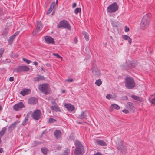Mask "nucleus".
I'll return each instance as SVG.
<instances>
[{
	"instance_id": "3",
	"label": "nucleus",
	"mask_w": 155,
	"mask_h": 155,
	"mask_svg": "<svg viewBox=\"0 0 155 155\" xmlns=\"http://www.w3.org/2000/svg\"><path fill=\"white\" fill-rule=\"evenodd\" d=\"M125 86L128 89H132L135 86V83L133 78L127 77L125 79Z\"/></svg>"
},
{
	"instance_id": "6",
	"label": "nucleus",
	"mask_w": 155,
	"mask_h": 155,
	"mask_svg": "<svg viewBox=\"0 0 155 155\" xmlns=\"http://www.w3.org/2000/svg\"><path fill=\"white\" fill-rule=\"evenodd\" d=\"M118 8V5L116 2L113 3L110 5L107 8V12L111 13L116 12Z\"/></svg>"
},
{
	"instance_id": "17",
	"label": "nucleus",
	"mask_w": 155,
	"mask_h": 155,
	"mask_svg": "<svg viewBox=\"0 0 155 155\" xmlns=\"http://www.w3.org/2000/svg\"><path fill=\"white\" fill-rule=\"evenodd\" d=\"M122 37L124 40H127L129 43L130 45L131 44L132 42V39L129 36L126 35H122Z\"/></svg>"
},
{
	"instance_id": "59",
	"label": "nucleus",
	"mask_w": 155,
	"mask_h": 155,
	"mask_svg": "<svg viewBox=\"0 0 155 155\" xmlns=\"http://www.w3.org/2000/svg\"><path fill=\"white\" fill-rule=\"evenodd\" d=\"M1 109H2V107H1V106H0V110H1Z\"/></svg>"
},
{
	"instance_id": "35",
	"label": "nucleus",
	"mask_w": 155,
	"mask_h": 155,
	"mask_svg": "<svg viewBox=\"0 0 155 155\" xmlns=\"http://www.w3.org/2000/svg\"><path fill=\"white\" fill-rule=\"evenodd\" d=\"M81 11V9L80 8H77L74 10L75 13L77 14L78 12H80Z\"/></svg>"
},
{
	"instance_id": "25",
	"label": "nucleus",
	"mask_w": 155,
	"mask_h": 155,
	"mask_svg": "<svg viewBox=\"0 0 155 155\" xmlns=\"http://www.w3.org/2000/svg\"><path fill=\"white\" fill-rule=\"evenodd\" d=\"M18 122L17 121H15L14 123L12 124L9 127V129L12 130L14 128L16 127V125L18 124Z\"/></svg>"
},
{
	"instance_id": "26",
	"label": "nucleus",
	"mask_w": 155,
	"mask_h": 155,
	"mask_svg": "<svg viewBox=\"0 0 155 155\" xmlns=\"http://www.w3.org/2000/svg\"><path fill=\"white\" fill-rule=\"evenodd\" d=\"M131 97L134 99L140 102L142 101V99L139 97L135 95H132L131 96Z\"/></svg>"
},
{
	"instance_id": "10",
	"label": "nucleus",
	"mask_w": 155,
	"mask_h": 155,
	"mask_svg": "<svg viewBox=\"0 0 155 155\" xmlns=\"http://www.w3.org/2000/svg\"><path fill=\"white\" fill-rule=\"evenodd\" d=\"M43 27V25L41 21L37 22L36 30L32 32L33 35H35L36 34H40V31Z\"/></svg>"
},
{
	"instance_id": "57",
	"label": "nucleus",
	"mask_w": 155,
	"mask_h": 155,
	"mask_svg": "<svg viewBox=\"0 0 155 155\" xmlns=\"http://www.w3.org/2000/svg\"><path fill=\"white\" fill-rule=\"evenodd\" d=\"M62 92L63 93H64L65 92V90H63L62 91Z\"/></svg>"
},
{
	"instance_id": "40",
	"label": "nucleus",
	"mask_w": 155,
	"mask_h": 155,
	"mask_svg": "<svg viewBox=\"0 0 155 155\" xmlns=\"http://www.w3.org/2000/svg\"><path fill=\"white\" fill-rule=\"evenodd\" d=\"M56 121V120L51 118H50L49 119V122L50 123H54Z\"/></svg>"
},
{
	"instance_id": "31",
	"label": "nucleus",
	"mask_w": 155,
	"mask_h": 155,
	"mask_svg": "<svg viewBox=\"0 0 155 155\" xmlns=\"http://www.w3.org/2000/svg\"><path fill=\"white\" fill-rule=\"evenodd\" d=\"M102 84V82L100 79L97 80L95 82V84L97 86H99Z\"/></svg>"
},
{
	"instance_id": "56",
	"label": "nucleus",
	"mask_w": 155,
	"mask_h": 155,
	"mask_svg": "<svg viewBox=\"0 0 155 155\" xmlns=\"http://www.w3.org/2000/svg\"><path fill=\"white\" fill-rule=\"evenodd\" d=\"M58 0H56V2L55 3V5H57L58 4Z\"/></svg>"
},
{
	"instance_id": "37",
	"label": "nucleus",
	"mask_w": 155,
	"mask_h": 155,
	"mask_svg": "<svg viewBox=\"0 0 155 155\" xmlns=\"http://www.w3.org/2000/svg\"><path fill=\"white\" fill-rule=\"evenodd\" d=\"M8 33V31L6 29H5L3 31V33H2V35L4 36H6L7 35Z\"/></svg>"
},
{
	"instance_id": "19",
	"label": "nucleus",
	"mask_w": 155,
	"mask_h": 155,
	"mask_svg": "<svg viewBox=\"0 0 155 155\" xmlns=\"http://www.w3.org/2000/svg\"><path fill=\"white\" fill-rule=\"evenodd\" d=\"M137 64V62L136 61H133L132 62L130 61L129 64L128 65V67L132 68L135 67Z\"/></svg>"
},
{
	"instance_id": "8",
	"label": "nucleus",
	"mask_w": 155,
	"mask_h": 155,
	"mask_svg": "<svg viewBox=\"0 0 155 155\" xmlns=\"http://www.w3.org/2000/svg\"><path fill=\"white\" fill-rule=\"evenodd\" d=\"M42 113L39 109H36L32 114L31 117L32 118L36 120H38L41 118Z\"/></svg>"
},
{
	"instance_id": "20",
	"label": "nucleus",
	"mask_w": 155,
	"mask_h": 155,
	"mask_svg": "<svg viewBox=\"0 0 155 155\" xmlns=\"http://www.w3.org/2000/svg\"><path fill=\"white\" fill-rule=\"evenodd\" d=\"M44 77L43 76L38 75L37 77L34 78V81L35 82H38L40 81L44 80Z\"/></svg>"
},
{
	"instance_id": "28",
	"label": "nucleus",
	"mask_w": 155,
	"mask_h": 155,
	"mask_svg": "<svg viewBox=\"0 0 155 155\" xmlns=\"http://www.w3.org/2000/svg\"><path fill=\"white\" fill-rule=\"evenodd\" d=\"M83 34L85 39L87 41H88L89 38L88 34L85 31H83Z\"/></svg>"
},
{
	"instance_id": "2",
	"label": "nucleus",
	"mask_w": 155,
	"mask_h": 155,
	"mask_svg": "<svg viewBox=\"0 0 155 155\" xmlns=\"http://www.w3.org/2000/svg\"><path fill=\"white\" fill-rule=\"evenodd\" d=\"M76 147L74 151L75 155H83L85 151L83 145L78 140H76L74 142Z\"/></svg>"
},
{
	"instance_id": "43",
	"label": "nucleus",
	"mask_w": 155,
	"mask_h": 155,
	"mask_svg": "<svg viewBox=\"0 0 155 155\" xmlns=\"http://www.w3.org/2000/svg\"><path fill=\"white\" fill-rule=\"evenodd\" d=\"M39 143L38 142L36 141H34V143H32V147H35L37 146L38 145Z\"/></svg>"
},
{
	"instance_id": "30",
	"label": "nucleus",
	"mask_w": 155,
	"mask_h": 155,
	"mask_svg": "<svg viewBox=\"0 0 155 155\" xmlns=\"http://www.w3.org/2000/svg\"><path fill=\"white\" fill-rule=\"evenodd\" d=\"M15 37L13 35L10 36L8 42L11 45L12 44L13 42V40L15 38Z\"/></svg>"
},
{
	"instance_id": "52",
	"label": "nucleus",
	"mask_w": 155,
	"mask_h": 155,
	"mask_svg": "<svg viewBox=\"0 0 155 155\" xmlns=\"http://www.w3.org/2000/svg\"><path fill=\"white\" fill-rule=\"evenodd\" d=\"M74 41L75 43H77L78 42V39L76 37L74 38Z\"/></svg>"
},
{
	"instance_id": "53",
	"label": "nucleus",
	"mask_w": 155,
	"mask_h": 155,
	"mask_svg": "<svg viewBox=\"0 0 155 155\" xmlns=\"http://www.w3.org/2000/svg\"><path fill=\"white\" fill-rule=\"evenodd\" d=\"M33 63L36 66H37L38 65V63L37 62L35 61Z\"/></svg>"
},
{
	"instance_id": "34",
	"label": "nucleus",
	"mask_w": 155,
	"mask_h": 155,
	"mask_svg": "<svg viewBox=\"0 0 155 155\" xmlns=\"http://www.w3.org/2000/svg\"><path fill=\"white\" fill-rule=\"evenodd\" d=\"M70 152V150L67 148L65 150L64 152V155H69Z\"/></svg>"
},
{
	"instance_id": "39",
	"label": "nucleus",
	"mask_w": 155,
	"mask_h": 155,
	"mask_svg": "<svg viewBox=\"0 0 155 155\" xmlns=\"http://www.w3.org/2000/svg\"><path fill=\"white\" fill-rule=\"evenodd\" d=\"M53 55H54V56H56L58 58H61V59H62V58L61 56H60L57 53H53Z\"/></svg>"
},
{
	"instance_id": "13",
	"label": "nucleus",
	"mask_w": 155,
	"mask_h": 155,
	"mask_svg": "<svg viewBox=\"0 0 155 155\" xmlns=\"http://www.w3.org/2000/svg\"><path fill=\"white\" fill-rule=\"evenodd\" d=\"M25 106L22 102L17 103L13 106V109L15 111L20 110L22 108L24 107Z\"/></svg>"
},
{
	"instance_id": "62",
	"label": "nucleus",
	"mask_w": 155,
	"mask_h": 155,
	"mask_svg": "<svg viewBox=\"0 0 155 155\" xmlns=\"http://www.w3.org/2000/svg\"><path fill=\"white\" fill-rule=\"evenodd\" d=\"M44 132V131H43V133Z\"/></svg>"
},
{
	"instance_id": "61",
	"label": "nucleus",
	"mask_w": 155,
	"mask_h": 155,
	"mask_svg": "<svg viewBox=\"0 0 155 155\" xmlns=\"http://www.w3.org/2000/svg\"><path fill=\"white\" fill-rule=\"evenodd\" d=\"M112 25H113V26H115L114 25H113V24H112Z\"/></svg>"
},
{
	"instance_id": "48",
	"label": "nucleus",
	"mask_w": 155,
	"mask_h": 155,
	"mask_svg": "<svg viewBox=\"0 0 155 155\" xmlns=\"http://www.w3.org/2000/svg\"><path fill=\"white\" fill-rule=\"evenodd\" d=\"M154 95L155 96V93L154 94ZM151 102L152 104H155V98L152 100Z\"/></svg>"
},
{
	"instance_id": "22",
	"label": "nucleus",
	"mask_w": 155,
	"mask_h": 155,
	"mask_svg": "<svg viewBox=\"0 0 155 155\" xmlns=\"http://www.w3.org/2000/svg\"><path fill=\"white\" fill-rule=\"evenodd\" d=\"M87 117V115L86 114L85 112H82L81 114L78 116V118L82 119H83Z\"/></svg>"
},
{
	"instance_id": "49",
	"label": "nucleus",
	"mask_w": 155,
	"mask_h": 155,
	"mask_svg": "<svg viewBox=\"0 0 155 155\" xmlns=\"http://www.w3.org/2000/svg\"><path fill=\"white\" fill-rule=\"evenodd\" d=\"M10 81H12L14 80V78L13 77H11L9 79Z\"/></svg>"
},
{
	"instance_id": "4",
	"label": "nucleus",
	"mask_w": 155,
	"mask_h": 155,
	"mask_svg": "<svg viewBox=\"0 0 155 155\" xmlns=\"http://www.w3.org/2000/svg\"><path fill=\"white\" fill-rule=\"evenodd\" d=\"M38 88L42 93L45 95L49 94L51 92L49 86L47 84H43L39 85Z\"/></svg>"
},
{
	"instance_id": "7",
	"label": "nucleus",
	"mask_w": 155,
	"mask_h": 155,
	"mask_svg": "<svg viewBox=\"0 0 155 155\" xmlns=\"http://www.w3.org/2000/svg\"><path fill=\"white\" fill-rule=\"evenodd\" d=\"M128 146L126 144H123L122 142L118 143L117 146V149L123 153L127 152V147Z\"/></svg>"
},
{
	"instance_id": "29",
	"label": "nucleus",
	"mask_w": 155,
	"mask_h": 155,
	"mask_svg": "<svg viewBox=\"0 0 155 155\" xmlns=\"http://www.w3.org/2000/svg\"><path fill=\"white\" fill-rule=\"evenodd\" d=\"M41 152L44 155H46L48 152V150L45 147L41 148Z\"/></svg>"
},
{
	"instance_id": "24",
	"label": "nucleus",
	"mask_w": 155,
	"mask_h": 155,
	"mask_svg": "<svg viewBox=\"0 0 155 155\" xmlns=\"http://www.w3.org/2000/svg\"><path fill=\"white\" fill-rule=\"evenodd\" d=\"M30 91L29 89H24L20 92V94L24 96L28 94V92Z\"/></svg>"
},
{
	"instance_id": "16",
	"label": "nucleus",
	"mask_w": 155,
	"mask_h": 155,
	"mask_svg": "<svg viewBox=\"0 0 155 155\" xmlns=\"http://www.w3.org/2000/svg\"><path fill=\"white\" fill-rule=\"evenodd\" d=\"M64 106L69 111H72L75 109L74 106L70 104L65 103Z\"/></svg>"
},
{
	"instance_id": "11",
	"label": "nucleus",
	"mask_w": 155,
	"mask_h": 155,
	"mask_svg": "<svg viewBox=\"0 0 155 155\" xmlns=\"http://www.w3.org/2000/svg\"><path fill=\"white\" fill-rule=\"evenodd\" d=\"M29 68L26 65L20 66L14 69V71L16 72L27 71H29Z\"/></svg>"
},
{
	"instance_id": "50",
	"label": "nucleus",
	"mask_w": 155,
	"mask_h": 155,
	"mask_svg": "<svg viewBox=\"0 0 155 155\" xmlns=\"http://www.w3.org/2000/svg\"><path fill=\"white\" fill-rule=\"evenodd\" d=\"M19 33V32H17L15 33L14 35H13L15 37Z\"/></svg>"
},
{
	"instance_id": "44",
	"label": "nucleus",
	"mask_w": 155,
	"mask_h": 155,
	"mask_svg": "<svg viewBox=\"0 0 155 155\" xmlns=\"http://www.w3.org/2000/svg\"><path fill=\"white\" fill-rule=\"evenodd\" d=\"M62 148V146L61 145H58L57 146L56 148V150H59L61 149Z\"/></svg>"
},
{
	"instance_id": "27",
	"label": "nucleus",
	"mask_w": 155,
	"mask_h": 155,
	"mask_svg": "<svg viewBox=\"0 0 155 155\" xmlns=\"http://www.w3.org/2000/svg\"><path fill=\"white\" fill-rule=\"evenodd\" d=\"M28 121V115H27L25 117L24 120H23L22 124L25 126L26 124Z\"/></svg>"
},
{
	"instance_id": "5",
	"label": "nucleus",
	"mask_w": 155,
	"mask_h": 155,
	"mask_svg": "<svg viewBox=\"0 0 155 155\" xmlns=\"http://www.w3.org/2000/svg\"><path fill=\"white\" fill-rule=\"evenodd\" d=\"M62 27L69 30L71 29V27L68 22L65 20H62L58 24L57 28H59Z\"/></svg>"
},
{
	"instance_id": "60",
	"label": "nucleus",
	"mask_w": 155,
	"mask_h": 155,
	"mask_svg": "<svg viewBox=\"0 0 155 155\" xmlns=\"http://www.w3.org/2000/svg\"><path fill=\"white\" fill-rule=\"evenodd\" d=\"M1 138H0V143H1Z\"/></svg>"
},
{
	"instance_id": "23",
	"label": "nucleus",
	"mask_w": 155,
	"mask_h": 155,
	"mask_svg": "<svg viewBox=\"0 0 155 155\" xmlns=\"http://www.w3.org/2000/svg\"><path fill=\"white\" fill-rule=\"evenodd\" d=\"M96 143L99 145L105 146L106 145V143L103 140H96Z\"/></svg>"
},
{
	"instance_id": "15",
	"label": "nucleus",
	"mask_w": 155,
	"mask_h": 155,
	"mask_svg": "<svg viewBox=\"0 0 155 155\" xmlns=\"http://www.w3.org/2000/svg\"><path fill=\"white\" fill-rule=\"evenodd\" d=\"M54 135L57 139H59L62 135L61 133L60 130H56L54 133Z\"/></svg>"
},
{
	"instance_id": "42",
	"label": "nucleus",
	"mask_w": 155,
	"mask_h": 155,
	"mask_svg": "<svg viewBox=\"0 0 155 155\" xmlns=\"http://www.w3.org/2000/svg\"><path fill=\"white\" fill-rule=\"evenodd\" d=\"M74 81V80L72 79L68 78L65 80V81L68 82V83H70Z\"/></svg>"
},
{
	"instance_id": "36",
	"label": "nucleus",
	"mask_w": 155,
	"mask_h": 155,
	"mask_svg": "<svg viewBox=\"0 0 155 155\" xmlns=\"http://www.w3.org/2000/svg\"><path fill=\"white\" fill-rule=\"evenodd\" d=\"M22 59L25 62L28 64H29L31 62V61L25 58H23Z\"/></svg>"
},
{
	"instance_id": "9",
	"label": "nucleus",
	"mask_w": 155,
	"mask_h": 155,
	"mask_svg": "<svg viewBox=\"0 0 155 155\" xmlns=\"http://www.w3.org/2000/svg\"><path fill=\"white\" fill-rule=\"evenodd\" d=\"M92 66L91 70L92 74L96 77H99L101 75V73L98 69L97 65L95 63H93Z\"/></svg>"
},
{
	"instance_id": "18",
	"label": "nucleus",
	"mask_w": 155,
	"mask_h": 155,
	"mask_svg": "<svg viewBox=\"0 0 155 155\" xmlns=\"http://www.w3.org/2000/svg\"><path fill=\"white\" fill-rule=\"evenodd\" d=\"M37 99L34 97H32L28 99V103L30 104H34L37 102Z\"/></svg>"
},
{
	"instance_id": "33",
	"label": "nucleus",
	"mask_w": 155,
	"mask_h": 155,
	"mask_svg": "<svg viewBox=\"0 0 155 155\" xmlns=\"http://www.w3.org/2000/svg\"><path fill=\"white\" fill-rule=\"evenodd\" d=\"M111 107H113L115 109L117 110H119L120 109V107L117 104H111Z\"/></svg>"
},
{
	"instance_id": "55",
	"label": "nucleus",
	"mask_w": 155,
	"mask_h": 155,
	"mask_svg": "<svg viewBox=\"0 0 155 155\" xmlns=\"http://www.w3.org/2000/svg\"><path fill=\"white\" fill-rule=\"evenodd\" d=\"M46 66H48V67H50V64L49 63H47V64H46Z\"/></svg>"
},
{
	"instance_id": "54",
	"label": "nucleus",
	"mask_w": 155,
	"mask_h": 155,
	"mask_svg": "<svg viewBox=\"0 0 155 155\" xmlns=\"http://www.w3.org/2000/svg\"><path fill=\"white\" fill-rule=\"evenodd\" d=\"M3 151V149L2 148H0V153H2Z\"/></svg>"
},
{
	"instance_id": "21",
	"label": "nucleus",
	"mask_w": 155,
	"mask_h": 155,
	"mask_svg": "<svg viewBox=\"0 0 155 155\" xmlns=\"http://www.w3.org/2000/svg\"><path fill=\"white\" fill-rule=\"evenodd\" d=\"M55 5V2H53L51 5L50 7L48 10L47 12V14H49L52 11V8H54V6Z\"/></svg>"
},
{
	"instance_id": "1",
	"label": "nucleus",
	"mask_w": 155,
	"mask_h": 155,
	"mask_svg": "<svg viewBox=\"0 0 155 155\" xmlns=\"http://www.w3.org/2000/svg\"><path fill=\"white\" fill-rule=\"evenodd\" d=\"M151 14L150 13L146 14L142 18L140 24V28L144 30L149 26L150 23Z\"/></svg>"
},
{
	"instance_id": "58",
	"label": "nucleus",
	"mask_w": 155,
	"mask_h": 155,
	"mask_svg": "<svg viewBox=\"0 0 155 155\" xmlns=\"http://www.w3.org/2000/svg\"><path fill=\"white\" fill-rule=\"evenodd\" d=\"M78 123L79 124H81L82 123V122H78Z\"/></svg>"
},
{
	"instance_id": "46",
	"label": "nucleus",
	"mask_w": 155,
	"mask_h": 155,
	"mask_svg": "<svg viewBox=\"0 0 155 155\" xmlns=\"http://www.w3.org/2000/svg\"><path fill=\"white\" fill-rule=\"evenodd\" d=\"M3 14V9L0 8V15H2Z\"/></svg>"
},
{
	"instance_id": "45",
	"label": "nucleus",
	"mask_w": 155,
	"mask_h": 155,
	"mask_svg": "<svg viewBox=\"0 0 155 155\" xmlns=\"http://www.w3.org/2000/svg\"><path fill=\"white\" fill-rule=\"evenodd\" d=\"M129 31V28L127 26L125 27V31L126 32H127Z\"/></svg>"
},
{
	"instance_id": "12",
	"label": "nucleus",
	"mask_w": 155,
	"mask_h": 155,
	"mask_svg": "<svg viewBox=\"0 0 155 155\" xmlns=\"http://www.w3.org/2000/svg\"><path fill=\"white\" fill-rule=\"evenodd\" d=\"M52 105L50 107L51 110L53 111L61 112V110L57 104L54 101L51 102Z\"/></svg>"
},
{
	"instance_id": "32",
	"label": "nucleus",
	"mask_w": 155,
	"mask_h": 155,
	"mask_svg": "<svg viewBox=\"0 0 155 155\" xmlns=\"http://www.w3.org/2000/svg\"><path fill=\"white\" fill-rule=\"evenodd\" d=\"M116 95H114V97H112L110 94H107L106 96V98L109 100H110L111 99L116 98Z\"/></svg>"
},
{
	"instance_id": "38",
	"label": "nucleus",
	"mask_w": 155,
	"mask_h": 155,
	"mask_svg": "<svg viewBox=\"0 0 155 155\" xmlns=\"http://www.w3.org/2000/svg\"><path fill=\"white\" fill-rule=\"evenodd\" d=\"M128 105L130 106L131 108H134V106L133 103L131 102H128L127 103Z\"/></svg>"
},
{
	"instance_id": "14",
	"label": "nucleus",
	"mask_w": 155,
	"mask_h": 155,
	"mask_svg": "<svg viewBox=\"0 0 155 155\" xmlns=\"http://www.w3.org/2000/svg\"><path fill=\"white\" fill-rule=\"evenodd\" d=\"M44 39L45 42L48 44H54L55 43L53 38L49 36H45Z\"/></svg>"
},
{
	"instance_id": "51",
	"label": "nucleus",
	"mask_w": 155,
	"mask_h": 155,
	"mask_svg": "<svg viewBox=\"0 0 155 155\" xmlns=\"http://www.w3.org/2000/svg\"><path fill=\"white\" fill-rule=\"evenodd\" d=\"M76 3H73V5H72V8H75V7H76Z\"/></svg>"
},
{
	"instance_id": "41",
	"label": "nucleus",
	"mask_w": 155,
	"mask_h": 155,
	"mask_svg": "<svg viewBox=\"0 0 155 155\" xmlns=\"http://www.w3.org/2000/svg\"><path fill=\"white\" fill-rule=\"evenodd\" d=\"M4 49L1 48L0 49V58L2 56V54L4 52Z\"/></svg>"
},
{
	"instance_id": "47",
	"label": "nucleus",
	"mask_w": 155,
	"mask_h": 155,
	"mask_svg": "<svg viewBox=\"0 0 155 155\" xmlns=\"http://www.w3.org/2000/svg\"><path fill=\"white\" fill-rule=\"evenodd\" d=\"M123 112L125 113V114H127L129 113V111L127 109H124L122 110Z\"/></svg>"
}]
</instances>
